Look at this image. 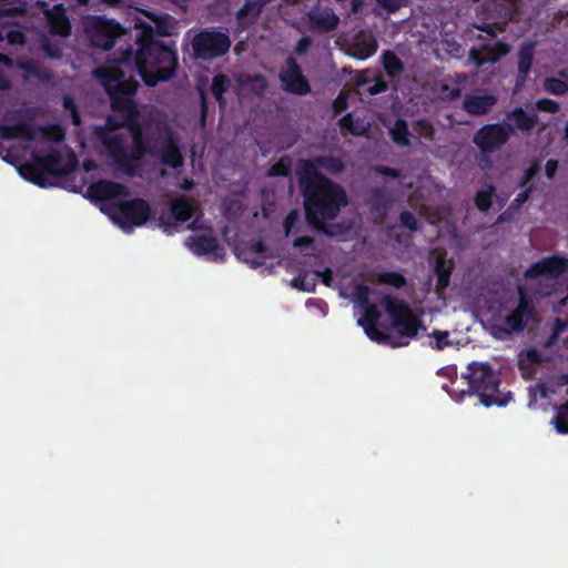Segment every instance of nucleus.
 <instances>
[{
  "label": "nucleus",
  "instance_id": "nucleus-1",
  "mask_svg": "<svg viewBox=\"0 0 568 568\" xmlns=\"http://www.w3.org/2000/svg\"><path fill=\"white\" fill-rule=\"evenodd\" d=\"M176 67L175 52L155 41L144 43L133 57L123 53L116 62L97 68L93 74L109 93L113 115L104 129H99L100 139L116 168L129 174L138 173L143 155L149 151L162 166L178 170L184 164L182 141L178 132L166 124L158 123L148 133L145 144L141 130L134 123L135 105L132 97L138 82L128 71L135 70L148 85L170 79Z\"/></svg>",
  "mask_w": 568,
  "mask_h": 568
},
{
  "label": "nucleus",
  "instance_id": "nucleus-2",
  "mask_svg": "<svg viewBox=\"0 0 568 568\" xmlns=\"http://www.w3.org/2000/svg\"><path fill=\"white\" fill-rule=\"evenodd\" d=\"M4 138L18 139L30 151L31 163L20 165L19 173L26 180L44 185V172L67 174L78 160L74 153L61 145L63 133L59 128L34 129L24 123L1 125Z\"/></svg>",
  "mask_w": 568,
  "mask_h": 568
},
{
  "label": "nucleus",
  "instance_id": "nucleus-3",
  "mask_svg": "<svg viewBox=\"0 0 568 568\" xmlns=\"http://www.w3.org/2000/svg\"><path fill=\"white\" fill-rule=\"evenodd\" d=\"M318 166L336 174L344 169V163L339 158L334 156L302 160L298 163L296 171L304 193L306 219L317 229L326 220L335 219L341 209L348 203L343 187L322 176L317 172Z\"/></svg>",
  "mask_w": 568,
  "mask_h": 568
},
{
  "label": "nucleus",
  "instance_id": "nucleus-4",
  "mask_svg": "<svg viewBox=\"0 0 568 568\" xmlns=\"http://www.w3.org/2000/svg\"><path fill=\"white\" fill-rule=\"evenodd\" d=\"M568 268V258L559 256L546 257L531 265L525 273L526 284L518 287V300L509 307H504L493 320L489 331L498 339H505L511 333L523 329L524 324L531 317L527 287L536 294L547 295L549 290L541 287L544 282L556 278Z\"/></svg>",
  "mask_w": 568,
  "mask_h": 568
},
{
  "label": "nucleus",
  "instance_id": "nucleus-5",
  "mask_svg": "<svg viewBox=\"0 0 568 568\" xmlns=\"http://www.w3.org/2000/svg\"><path fill=\"white\" fill-rule=\"evenodd\" d=\"M352 302L359 310L358 325H361L367 336L373 341L387 339L392 346L399 347L408 344L409 339L415 337L418 332V320L412 310L403 302L386 296L384 298L385 311L393 320V326L399 336L396 339L385 336L377 328L381 314L375 304L369 303L371 290L368 286L354 283L351 287Z\"/></svg>",
  "mask_w": 568,
  "mask_h": 568
},
{
  "label": "nucleus",
  "instance_id": "nucleus-6",
  "mask_svg": "<svg viewBox=\"0 0 568 568\" xmlns=\"http://www.w3.org/2000/svg\"><path fill=\"white\" fill-rule=\"evenodd\" d=\"M465 378L477 393L483 405L487 407L494 404L501 405L498 395V376L486 363H470Z\"/></svg>",
  "mask_w": 568,
  "mask_h": 568
},
{
  "label": "nucleus",
  "instance_id": "nucleus-7",
  "mask_svg": "<svg viewBox=\"0 0 568 568\" xmlns=\"http://www.w3.org/2000/svg\"><path fill=\"white\" fill-rule=\"evenodd\" d=\"M110 219L124 231H131L146 222L150 207L143 200L135 199L122 203H112L108 207Z\"/></svg>",
  "mask_w": 568,
  "mask_h": 568
},
{
  "label": "nucleus",
  "instance_id": "nucleus-8",
  "mask_svg": "<svg viewBox=\"0 0 568 568\" xmlns=\"http://www.w3.org/2000/svg\"><path fill=\"white\" fill-rule=\"evenodd\" d=\"M230 37L220 31L205 30L192 40V49L196 58L212 60L225 54L231 47Z\"/></svg>",
  "mask_w": 568,
  "mask_h": 568
},
{
  "label": "nucleus",
  "instance_id": "nucleus-9",
  "mask_svg": "<svg viewBox=\"0 0 568 568\" xmlns=\"http://www.w3.org/2000/svg\"><path fill=\"white\" fill-rule=\"evenodd\" d=\"M514 133L510 124H489L483 126L474 136V143L483 152H494L504 145Z\"/></svg>",
  "mask_w": 568,
  "mask_h": 568
},
{
  "label": "nucleus",
  "instance_id": "nucleus-10",
  "mask_svg": "<svg viewBox=\"0 0 568 568\" xmlns=\"http://www.w3.org/2000/svg\"><path fill=\"white\" fill-rule=\"evenodd\" d=\"M85 30L93 45L110 49L114 39L123 33L121 27L103 18H92L88 21Z\"/></svg>",
  "mask_w": 568,
  "mask_h": 568
},
{
  "label": "nucleus",
  "instance_id": "nucleus-11",
  "mask_svg": "<svg viewBox=\"0 0 568 568\" xmlns=\"http://www.w3.org/2000/svg\"><path fill=\"white\" fill-rule=\"evenodd\" d=\"M26 11L22 7H14L8 0H0V40L7 39L10 44H23L24 34L21 31V21H4L6 17L16 16Z\"/></svg>",
  "mask_w": 568,
  "mask_h": 568
},
{
  "label": "nucleus",
  "instance_id": "nucleus-12",
  "mask_svg": "<svg viewBox=\"0 0 568 568\" xmlns=\"http://www.w3.org/2000/svg\"><path fill=\"white\" fill-rule=\"evenodd\" d=\"M36 8L44 16L52 34L61 38H67L70 34V21L61 4L49 8L45 2L38 1Z\"/></svg>",
  "mask_w": 568,
  "mask_h": 568
},
{
  "label": "nucleus",
  "instance_id": "nucleus-13",
  "mask_svg": "<svg viewBox=\"0 0 568 568\" xmlns=\"http://www.w3.org/2000/svg\"><path fill=\"white\" fill-rule=\"evenodd\" d=\"M283 88L292 93L304 95L311 92L307 80L293 58H288L280 73Z\"/></svg>",
  "mask_w": 568,
  "mask_h": 568
},
{
  "label": "nucleus",
  "instance_id": "nucleus-14",
  "mask_svg": "<svg viewBox=\"0 0 568 568\" xmlns=\"http://www.w3.org/2000/svg\"><path fill=\"white\" fill-rule=\"evenodd\" d=\"M302 215L298 211L293 210L288 213L284 221V231L285 235H296V237L293 241L294 247L302 248L305 254H314L315 247L314 242L311 237L300 235V226L303 225Z\"/></svg>",
  "mask_w": 568,
  "mask_h": 568
},
{
  "label": "nucleus",
  "instance_id": "nucleus-15",
  "mask_svg": "<svg viewBox=\"0 0 568 568\" xmlns=\"http://www.w3.org/2000/svg\"><path fill=\"white\" fill-rule=\"evenodd\" d=\"M311 31L326 33L336 29L339 22L337 14L329 8H313L307 12Z\"/></svg>",
  "mask_w": 568,
  "mask_h": 568
},
{
  "label": "nucleus",
  "instance_id": "nucleus-16",
  "mask_svg": "<svg viewBox=\"0 0 568 568\" xmlns=\"http://www.w3.org/2000/svg\"><path fill=\"white\" fill-rule=\"evenodd\" d=\"M186 245L197 255H212L213 258L222 256L216 239L212 235V231L209 229L202 230L200 233L190 236L186 240Z\"/></svg>",
  "mask_w": 568,
  "mask_h": 568
},
{
  "label": "nucleus",
  "instance_id": "nucleus-17",
  "mask_svg": "<svg viewBox=\"0 0 568 568\" xmlns=\"http://www.w3.org/2000/svg\"><path fill=\"white\" fill-rule=\"evenodd\" d=\"M509 52V47L505 43L497 42L495 44H483L471 48L469 51V60L476 67H483L486 63H495L501 57Z\"/></svg>",
  "mask_w": 568,
  "mask_h": 568
},
{
  "label": "nucleus",
  "instance_id": "nucleus-18",
  "mask_svg": "<svg viewBox=\"0 0 568 568\" xmlns=\"http://www.w3.org/2000/svg\"><path fill=\"white\" fill-rule=\"evenodd\" d=\"M377 41L371 32L359 31L348 43L347 53L359 60L372 57L377 51Z\"/></svg>",
  "mask_w": 568,
  "mask_h": 568
},
{
  "label": "nucleus",
  "instance_id": "nucleus-19",
  "mask_svg": "<svg viewBox=\"0 0 568 568\" xmlns=\"http://www.w3.org/2000/svg\"><path fill=\"white\" fill-rule=\"evenodd\" d=\"M90 195L100 201H112L126 195V189L122 184L111 181H99L88 189Z\"/></svg>",
  "mask_w": 568,
  "mask_h": 568
},
{
  "label": "nucleus",
  "instance_id": "nucleus-20",
  "mask_svg": "<svg viewBox=\"0 0 568 568\" xmlns=\"http://www.w3.org/2000/svg\"><path fill=\"white\" fill-rule=\"evenodd\" d=\"M497 102V98L490 93H476L466 97L464 109L473 115L486 114Z\"/></svg>",
  "mask_w": 568,
  "mask_h": 568
},
{
  "label": "nucleus",
  "instance_id": "nucleus-21",
  "mask_svg": "<svg viewBox=\"0 0 568 568\" xmlns=\"http://www.w3.org/2000/svg\"><path fill=\"white\" fill-rule=\"evenodd\" d=\"M236 255L253 267L263 265L264 261L270 256L266 246L262 242L251 246L237 247Z\"/></svg>",
  "mask_w": 568,
  "mask_h": 568
},
{
  "label": "nucleus",
  "instance_id": "nucleus-22",
  "mask_svg": "<svg viewBox=\"0 0 568 568\" xmlns=\"http://www.w3.org/2000/svg\"><path fill=\"white\" fill-rule=\"evenodd\" d=\"M152 24L149 27L151 32L169 37L176 31V20L169 14H148Z\"/></svg>",
  "mask_w": 568,
  "mask_h": 568
},
{
  "label": "nucleus",
  "instance_id": "nucleus-23",
  "mask_svg": "<svg viewBox=\"0 0 568 568\" xmlns=\"http://www.w3.org/2000/svg\"><path fill=\"white\" fill-rule=\"evenodd\" d=\"M17 67L22 71V77L27 81H48L51 79L50 72L37 62H18Z\"/></svg>",
  "mask_w": 568,
  "mask_h": 568
},
{
  "label": "nucleus",
  "instance_id": "nucleus-24",
  "mask_svg": "<svg viewBox=\"0 0 568 568\" xmlns=\"http://www.w3.org/2000/svg\"><path fill=\"white\" fill-rule=\"evenodd\" d=\"M236 81L242 90L250 91L256 95L263 94L267 88L266 80L258 74H242L236 78Z\"/></svg>",
  "mask_w": 568,
  "mask_h": 568
},
{
  "label": "nucleus",
  "instance_id": "nucleus-25",
  "mask_svg": "<svg viewBox=\"0 0 568 568\" xmlns=\"http://www.w3.org/2000/svg\"><path fill=\"white\" fill-rule=\"evenodd\" d=\"M432 189L436 193L442 192V190L434 183L433 180L426 178L422 181V187L415 193L410 195V202L414 205H419L420 209L428 210L433 200L425 199V191L429 192Z\"/></svg>",
  "mask_w": 568,
  "mask_h": 568
},
{
  "label": "nucleus",
  "instance_id": "nucleus-26",
  "mask_svg": "<svg viewBox=\"0 0 568 568\" xmlns=\"http://www.w3.org/2000/svg\"><path fill=\"white\" fill-rule=\"evenodd\" d=\"M264 3L260 0L247 1L237 12L240 27L243 29L250 24L261 12Z\"/></svg>",
  "mask_w": 568,
  "mask_h": 568
},
{
  "label": "nucleus",
  "instance_id": "nucleus-27",
  "mask_svg": "<svg viewBox=\"0 0 568 568\" xmlns=\"http://www.w3.org/2000/svg\"><path fill=\"white\" fill-rule=\"evenodd\" d=\"M450 272L452 264L447 263L444 256L437 255L435 261V273L437 275L436 288L439 293L448 286Z\"/></svg>",
  "mask_w": 568,
  "mask_h": 568
},
{
  "label": "nucleus",
  "instance_id": "nucleus-28",
  "mask_svg": "<svg viewBox=\"0 0 568 568\" xmlns=\"http://www.w3.org/2000/svg\"><path fill=\"white\" fill-rule=\"evenodd\" d=\"M507 119L513 121L519 130L529 131L537 123L536 114H528L521 108H517L507 114Z\"/></svg>",
  "mask_w": 568,
  "mask_h": 568
},
{
  "label": "nucleus",
  "instance_id": "nucleus-29",
  "mask_svg": "<svg viewBox=\"0 0 568 568\" xmlns=\"http://www.w3.org/2000/svg\"><path fill=\"white\" fill-rule=\"evenodd\" d=\"M535 44L526 42L521 45L518 53V72L524 78L530 71L534 58Z\"/></svg>",
  "mask_w": 568,
  "mask_h": 568
},
{
  "label": "nucleus",
  "instance_id": "nucleus-30",
  "mask_svg": "<svg viewBox=\"0 0 568 568\" xmlns=\"http://www.w3.org/2000/svg\"><path fill=\"white\" fill-rule=\"evenodd\" d=\"M171 211L176 221H187L194 213V205L184 199L173 201Z\"/></svg>",
  "mask_w": 568,
  "mask_h": 568
},
{
  "label": "nucleus",
  "instance_id": "nucleus-31",
  "mask_svg": "<svg viewBox=\"0 0 568 568\" xmlns=\"http://www.w3.org/2000/svg\"><path fill=\"white\" fill-rule=\"evenodd\" d=\"M231 87V80L225 74H217L213 78L212 81V93L216 101L219 102L220 106H224V99L223 94L229 90Z\"/></svg>",
  "mask_w": 568,
  "mask_h": 568
},
{
  "label": "nucleus",
  "instance_id": "nucleus-32",
  "mask_svg": "<svg viewBox=\"0 0 568 568\" xmlns=\"http://www.w3.org/2000/svg\"><path fill=\"white\" fill-rule=\"evenodd\" d=\"M382 61L384 69L389 77L399 75L404 70L402 61L392 51H385L382 55Z\"/></svg>",
  "mask_w": 568,
  "mask_h": 568
},
{
  "label": "nucleus",
  "instance_id": "nucleus-33",
  "mask_svg": "<svg viewBox=\"0 0 568 568\" xmlns=\"http://www.w3.org/2000/svg\"><path fill=\"white\" fill-rule=\"evenodd\" d=\"M390 134L396 144L403 146L409 144V132L405 121L397 120L390 129Z\"/></svg>",
  "mask_w": 568,
  "mask_h": 568
},
{
  "label": "nucleus",
  "instance_id": "nucleus-34",
  "mask_svg": "<svg viewBox=\"0 0 568 568\" xmlns=\"http://www.w3.org/2000/svg\"><path fill=\"white\" fill-rule=\"evenodd\" d=\"M544 89L555 95H564L568 92V83L556 78H548L544 82Z\"/></svg>",
  "mask_w": 568,
  "mask_h": 568
},
{
  "label": "nucleus",
  "instance_id": "nucleus-35",
  "mask_svg": "<svg viewBox=\"0 0 568 568\" xmlns=\"http://www.w3.org/2000/svg\"><path fill=\"white\" fill-rule=\"evenodd\" d=\"M554 425L558 433H568V404L558 408L554 418Z\"/></svg>",
  "mask_w": 568,
  "mask_h": 568
},
{
  "label": "nucleus",
  "instance_id": "nucleus-36",
  "mask_svg": "<svg viewBox=\"0 0 568 568\" xmlns=\"http://www.w3.org/2000/svg\"><path fill=\"white\" fill-rule=\"evenodd\" d=\"M493 193L494 187L491 185H487L486 187L477 192L476 205L480 211H486L490 207Z\"/></svg>",
  "mask_w": 568,
  "mask_h": 568
},
{
  "label": "nucleus",
  "instance_id": "nucleus-37",
  "mask_svg": "<svg viewBox=\"0 0 568 568\" xmlns=\"http://www.w3.org/2000/svg\"><path fill=\"white\" fill-rule=\"evenodd\" d=\"M378 282L382 284L392 285L394 287H402L405 285V277L396 272H384L378 275Z\"/></svg>",
  "mask_w": 568,
  "mask_h": 568
},
{
  "label": "nucleus",
  "instance_id": "nucleus-38",
  "mask_svg": "<svg viewBox=\"0 0 568 568\" xmlns=\"http://www.w3.org/2000/svg\"><path fill=\"white\" fill-rule=\"evenodd\" d=\"M291 163L288 159H281L277 163L272 165L268 170V175L271 176H285L290 173Z\"/></svg>",
  "mask_w": 568,
  "mask_h": 568
},
{
  "label": "nucleus",
  "instance_id": "nucleus-39",
  "mask_svg": "<svg viewBox=\"0 0 568 568\" xmlns=\"http://www.w3.org/2000/svg\"><path fill=\"white\" fill-rule=\"evenodd\" d=\"M42 48L47 55L52 59H58L61 57V43L60 41L51 42L49 38H43Z\"/></svg>",
  "mask_w": 568,
  "mask_h": 568
},
{
  "label": "nucleus",
  "instance_id": "nucleus-40",
  "mask_svg": "<svg viewBox=\"0 0 568 568\" xmlns=\"http://www.w3.org/2000/svg\"><path fill=\"white\" fill-rule=\"evenodd\" d=\"M378 4L379 9H375L376 13H381V10H384L386 12H394L398 10L403 3L404 0H375Z\"/></svg>",
  "mask_w": 568,
  "mask_h": 568
},
{
  "label": "nucleus",
  "instance_id": "nucleus-41",
  "mask_svg": "<svg viewBox=\"0 0 568 568\" xmlns=\"http://www.w3.org/2000/svg\"><path fill=\"white\" fill-rule=\"evenodd\" d=\"M416 130L420 138H423L425 140H433L434 128L428 121H425V120L417 121Z\"/></svg>",
  "mask_w": 568,
  "mask_h": 568
},
{
  "label": "nucleus",
  "instance_id": "nucleus-42",
  "mask_svg": "<svg viewBox=\"0 0 568 568\" xmlns=\"http://www.w3.org/2000/svg\"><path fill=\"white\" fill-rule=\"evenodd\" d=\"M536 108L539 111L548 112V113H557L560 109L558 102L550 99H541L536 102Z\"/></svg>",
  "mask_w": 568,
  "mask_h": 568
},
{
  "label": "nucleus",
  "instance_id": "nucleus-43",
  "mask_svg": "<svg viewBox=\"0 0 568 568\" xmlns=\"http://www.w3.org/2000/svg\"><path fill=\"white\" fill-rule=\"evenodd\" d=\"M343 129H347L352 133L359 134L365 130L364 124H355L351 115H346L339 121Z\"/></svg>",
  "mask_w": 568,
  "mask_h": 568
},
{
  "label": "nucleus",
  "instance_id": "nucleus-44",
  "mask_svg": "<svg viewBox=\"0 0 568 568\" xmlns=\"http://www.w3.org/2000/svg\"><path fill=\"white\" fill-rule=\"evenodd\" d=\"M400 222L404 226H406L410 231L417 230V221L415 216L409 212H403L400 214Z\"/></svg>",
  "mask_w": 568,
  "mask_h": 568
},
{
  "label": "nucleus",
  "instance_id": "nucleus-45",
  "mask_svg": "<svg viewBox=\"0 0 568 568\" xmlns=\"http://www.w3.org/2000/svg\"><path fill=\"white\" fill-rule=\"evenodd\" d=\"M63 104H64V108L67 110H70L73 124L79 125L80 118H79V114H78V112L75 110V105H74L73 100L70 97H65L63 99Z\"/></svg>",
  "mask_w": 568,
  "mask_h": 568
},
{
  "label": "nucleus",
  "instance_id": "nucleus-46",
  "mask_svg": "<svg viewBox=\"0 0 568 568\" xmlns=\"http://www.w3.org/2000/svg\"><path fill=\"white\" fill-rule=\"evenodd\" d=\"M435 336V347L437 349H443L446 345H448V333L447 332H434Z\"/></svg>",
  "mask_w": 568,
  "mask_h": 568
},
{
  "label": "nucleus",
  "instance_id": "nucleus-47",
  "mask_svg": "<svg viewBox=\"0 0 568 568\" xmlns=\"http://www.w3.org/2000/svg\"><path fill=\"white\" fill-rule=\"evenodd\" d=\"M460 95V90L458 88H453L452 90L447 85L442 87V97L445 99L454 100Z\"/></svg>",
  "mask_w": 568,
  "mask_h": 568
},
{
  "label": "nucleus",
  "instance_id": "nucleus-48",
  "mask_svg": "<svg viewBox=\"0 0 568 568\" xmlns=\"http://www.w3.org/2000/svg\"><path fill=\"white\" fill-rule=\"evenodd\" d=\"M346 105H347V94L339 93L334 102L335 112H337V113L342 112L343 110L346 109Z\"/></svg>",
  "mask_w": 568,
  "mask_h": 568
},
{
  "label": "nucleus",
  "instance_id": "nucleus-49",
  "mask_svg": "<svg viewBox=\"0 0 568 568\" xmlns=\"http://www.w3.org/2000/svg\"><path fill=\"white\" fill-rule=\"evenodd\" d=\"M294 287L301 288L303 291H312L313 284L306 283L305 277H296L293 280Z\"/></svg>",
  "mask_w": 568,
  "mask_h": 568
},
{
  "label": "nucleus",
  "instance_id": "nucleus-50",
  "mask_svg": "<svg viewBox=\"0 0 568 568\" xmlns=\"http://www.w3.org/2000/svg\"><path fill=\"white\" fill-rule=\"evenodd\" d=\"M557 166H558V162L556 160L547 161L546 166H545V172L549 179H551L555 175V173L557 171Z\"/></svg>",
  "mask_w": 568,
  "mask_h": 568
},
{
  "label": "nucleus",
  "instance_id": "nucleus-51",
  "mask_svg": "<svg viewBox=\"0 0 568 568\" xmlns=\"http://www.w3.org/2000/svg\"><path fill=\"white\" fill-rule=\"evenodd\" d=\"M310 45H311V39L307 37H304L298 40L296 51L298 53H304V52H306V50L308 49Z\"/></svg>",
  "mask_w": 568,
  "mask_h": 568
},
{
  "label": "nucleus",
  "instance_id": "nucleus-52",
  "mask_svg": "<svg viewBox=\"0 0 568 568\" xmlns=\"http://www.w3.org/2000/svg\"><path fill=\"white\" fill-rule=\"evenodd\" d=\"M386 89H387V84L384 81L378 80L373 87H371L368 89V91L372 94H376V93L386 91Z\"/></svg>",
  "mask_w": 568,
  "mask_h": 568
},
{
  "label": "nucleus",
  "instance_id": "nucleus-53",
  "mask_svg": "<svg viewBox=\"0 0 568 568\" xmlns=\"http://www.w3.org/2000/svg\"><path fill=\"white\" fill-rule=\"evenodd\" d=\"M529 192H530V189H526L525 191H523L521 193H519V194L516 196V199H515L514 203H515L517 206H520L521 204H524V203L527 201L528 196H529Z\"/></svg>",
  "mask_w": 568,
  "mask_h": 568
},
{
  "label": "nucleus",
  "instance_id": "nucleus-54",
  "mask_svg": "<svg viewBox=\"0 0 568 568\" xmlns=\"http://www.w3.org/2000/svg\"><path fill=\"white\" fill-rule=\"evenodd\" d=\"M10 85V81L8 77L0 70V90L8 89Z\"/></svg>",
  "mask_w": 568,
  "mask_h": 568
},
{
  "label": "nucleus",
  "instance_id": "nucleus-55",
  "mask_svg": "<svg viewBox=\"0 0 568 568\" xmlns=\"http://www.w3.org/2000/svg\"><path fill=\"white\" fill-rule=\"evenodd\" d=\"M0 63L10 69L13 65V62L11 59H9L7 55L0 53Z\"/></svg>",
  "mask_w": 568,
  "mask_h": 568
},
{
  "label": "nucleus",
  "instance_id": "nucleus-56",
  "mask_svg": "<svg viewBox=\"0 0 568 568\" xmlns=\"http://www.w3.org/2000/svg\"><path fill=\"white\" fill-rule=\"evenodd\" d=\"M377 172L385 174V175H392L393 178L397 176V172L392 169L379 168V169H377Z\"/></svg>",
  "mask_w": 568,
  "mask_h": 568
},
{
  "label": "nucleus",
  "instance_id": "nucleus-57",
  "mask_svg": "<svg viewBox=\"0 0 568 568\" xmlns=\"http://www.w3.org/2000/svg\"><path fill=\"white\" fill-rule=\"evenodd\" d=\"M193 181L192 180H189V179H184L183 182L180 184V186L183 189V190H190L192 189L193 186Z\"/></svg>",
  "mask_w": 568,
  "mask_h": 568
},
{
  "label": "nucleus",
  "instance_id": "nucleus-58",
  "mask_svg": "<svg viewBox=\"0 0 568 568\" xmlns=\"http://www.w3.org/2000/svg\"><path fill=\"white\" fill-rule=\"evenodd\" d=\"M535 173V170L530 169V170H527L526 173H525V178H524V181L521 183V186H525L526 183L531 179V176L534 175Z\"/></svg>",
  "mask_w": 568,
  "mask_h": 568
},
{
  "label": "nucleus",
  "instance_id": "nucleus-59",
  "mask_svg": "<svg viewBox=\"0 0 568 568\" xmlns=\"http://www.w3.org/2000/svg\"><path fill=\"white\" fill-rule=\"evenodd\" d=\"M201 99H202V122H204L205 112H206V98L203 92L201 93Z\"/></svg>",
  "mask_w": 568,
  "mask_h": 568
},
{
  "label": "nucleus",
  "instance_id": "nucleus-60",
  "mask_svg": "<svg viewBox=\"0 0 568 568\" xmlns=\"http://www.w3.org/2000/svg\"><path fill=\"white\" fill-rule=\"evenodd\" d=\"M83 168L85 171H91V170L95 169V163L93 161H85L83 163Z\"/></svg>",
  "mask_w": 568,
  "mask_h": 568
},
{
  "label": "nucleus",
  "instance_id": "nucleus-61",
  "mask_svg": "<svg viewBox=\"0 0 568 568\" xmlns=\"http://www.w3.org/2000/svg\"><path fill=\"white\" fill-rule=\"evenodd\" d=\"M352 3H353V9L352 10H353L354 13L358 12L361 7H362V4H363V2L359 1V0H353Z\"/></svg>",
  "mask_w": 568,
  "mask_h": 568
},
{
  "label": "nucleus",
  "instance_id": "nucleus-62",
  "mask_svg": "<svg viewBox=\"0 0 568 568\" xmlns=\"http://www.w3.org/2000/svg\"><path fill=\"white\" fill-rule=\"evenodd\" d=\"M479 29H480V30H484V31H487V33H488L489 36L495 37V33H494V30H493V28H491V27H489V26H487V28H483V27H480Z\"/></svg>",
  "mask_w": 568,
  "mask_h": 568
},
{
  "label": "nucleus",
  "instance_id": "nucleus-63",
  "mask_svg": "<svg viewBox=\"0 0 568 568\" xmlns=\"http://www.w3.org/2000/svg\"><path fill=\"white\" fill-rule=\"evenodd\" d=\"M564 141L568 144V121L564 130Z\"/></svg>",
  "mask_w": 568,
  "mask_h": 568
},
{
  "label": "nucleus",
  "instance_id": "nucleus-64",
  "mask_svg": "<svg viewBox=\"0 0 568 568\" xmlns=\"http://www.w3.org/2000/svg\"><path fill=\"white\" fill-rule=\"evenodd\" d=\"M160 174L161 176H164L166 174V171L164 169H161Z\"/></svg>",
  "mask_w": 568,
  "mask_h": 568
}]
</instances>
